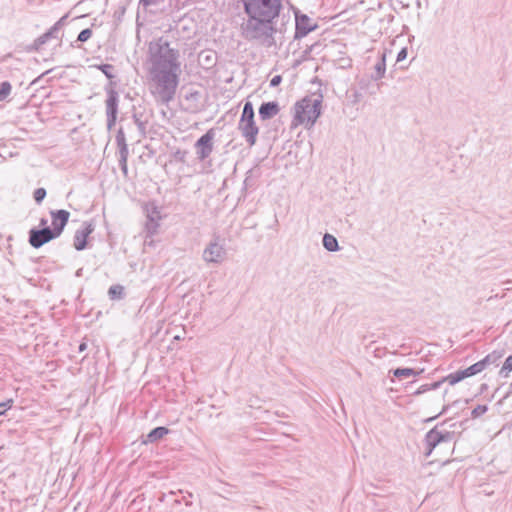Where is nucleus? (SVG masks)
<instances>
[{
    "instance_id": "31",
    "label": "nucleus",
    "mask_w": 512,
    "mask_h": 512,
    "mask_svg": "<svg viewBox=\"0 0 512 512\" xmlns=\"http://www.w3.org/2000/svg\"><path fill=\"white\" fill-rule=\"evenodd\" d=\"M488 411L487 405H477L471 412V417L476 419Z\"/></svg>"
},
{
    "instance_id": "27",
    "label": "nucleus",
    "mask_w": 512,
    "mask_h": 512,
    "mask_svg": "<svg viewBox=\"0 0 512 512\" xmlns=\"http://www.w3.org/2000/svg\"><path fill=\"white\" fill-rule=\"evenodd\" d=\"M512 372V355H509L504 363L502 368L499 371V374L501 377L507 378L509 377V374Z\"/></svg>"
},
{
    "instance_id": "17",
    "label": "nucleus",
    "mask_w": 512,
    "mask_h": 512,
    "mask_svg": "<svg viewBox=\"0 0 512 512\" xmlns=\"http://www.w3.org/2000/svg\"><path fill=\"white\" fill-rule=\"evenodd\" d=\"M169 433L170 430L167 427H155L146 435V439L143 441V443H155L158 440L162 439L165 435H168Z\"/></svg>"
},
{
    "instance_id": "18",
    "label": "nucleus",
    "mask_w": 512,
    "mask_h": 512,
    "mask_svg": "<svg viewBox=\"0 0 512 512\" xmlns=\"http://www.w3.org/2000/svg\"><path fill=\"white\" fill-rule=\"evenodd\" d=\"M115 140L118 147V155H129L128 145L122 127L118 129Z\"/></svg>"
},
{
    "instance_id": "24",
    "label": "nucleus",
    "mask_w": 512,
    "mask_h": 512,
    "mask_svg": "<svg viewBox=\"0 0 512 512\" xmlns=\"http://www.w3.org/2000/svg\"><path fill=\"white\" fill-rule=\"evenodd\" d=\"M159 221L160 220H158V219L147 218L146 223H145V230H146L147 236L152 237L153 235H155L157 233L158 228H159Z\"/></svg>"
},
{
    "instance_id": "26",
    "label": "nucleus",
    "mask_w": 512,
    "mask_h": 512,
    "mask_svg": "<svg viewBox=\"0 0 512 512\" xmlns=\"http://www.w3.org/2000/svg\"><path fill=\"white\" fill-rule=\"evenodd\" d=\"M95 67L100 70L109 80L115 78L114 66L111 64H99Z\"/></svg>"
},
{
    "instance_id": "34",
    "label": "nucleus",
    "mask_w": 512,
    "mask_h": 512,
    "mask_svg": "<svg viewBox=\"0 0 512 512\" xmlns=\"http://www.w3.org/2000/svg\"><path fill=\"white\" fill-rule=\"evenodd\" d=\"M14 403L13 399H7L0 403V416H5L7 411L12 408Z\"/></svg>"
},
{
    "instance_id": "20",
    "label": "nucleus",
    "mask_w": 512,
    "mask_h": 512,
    "mask_svg": "<svg viewBox=\"0 0 512 512\" xmlns=\"http://www.w3.org/2000/svg\"><path fill=\"white\" fill-rule=\"evenodd\" d=\"M394 377L396 378H407V377H410V376H417L419 374H421L423 372V370H415L413 368H409V367H398L396 369H393L390 371Z\"/></svg>"
},
{
    "instance_id": "38",
    "label": "nucleus",
    "mask_w": 512,
    "mask_h": 512,
    "mask_svg": "<svg viewBox=\"0 0 512 512\" xmlns=\"http://www.w3.org/2000/svg\"><path fill=\"white\" fill-rule=\"evenodd\" d=\"M407 54H408L407 48H406V47L402 48V49L398 52V54H397L396 61H397V62H401V61L405 60V59H406V57H407Z\"/></svg>"
},
{
    "instance_id": "21",
    "label": "nucleus",
    "mask_w": 512,
    "mask_h": 512,
    "mask_svg": "<svg viewBox=\"0 0 512 512\" xmlns=\"http://www.w3.org/2000/svg\"><path fill=\"white\" fill-rule=\"evenodd\" d=\"M504 355V351H493L487 354L480 363L483 364V369L485 370L489 365L497 363Z\"/></svg>"
},
{
    "instance_id": "51",
    "label": "nucleus",
    "mask_w": 512,
    "mask_h": 512,
    "mask_svg": "<svg viewBox=\"0 0 512 512\" xmlns=\"http://www.w3.org/2000/svg\"><path fill=\"white\" fill-rule=\"evenodd\" d=\"M447 393H448V391H447V390H445V391H444V394H443V397H444V398L446 397Z\"/></svg>"
},
{
    "instance_id": "5",
    "label": "nucleus",
    "mask_w": 512,
    "mask_h": 512,
    "mask_svg": "<svg viewBox=\"0 0 512 512\" xmlns=\"http://www.w3.org/2000/svg\"><path fill=\"white\" fill-rule=\"evenodd\" d=\"M446 423V421L442 422L441 424H438L434 426L432 429H430L424 438L426 451L424 452V455L426 457H429L433 450L441 443H450L453 440L454 432L453 431H447V430H439L440 426H443Z\"/></svg>"
},
{
    "instance_id": "9",
    "label": "nucleus",
    "mask_w": 512,
    "mask_h": 512,
    "mask_svg": "<svg viewBox=\"0 0 512 512\" xmlns=\"http://www.w3.org/2000/svg\"><path fill=\"white\" fill-rule=\"evenodd\" d=\"M214 136L215 133L213 129H210L195 142L194 147L199 161H204L211 155L213 151Z\"/></svg>"
},
{
    "instance_id": "29",
    "label": "nucleus",
    "mask_w": 512,
    "mask_h": 512,
    "mask_svg": "<svg viewBox=\"0 0 512 512\" xmlns=\"http://www.w3.org/2000/svg\"><path fill=\"white\" fill-rule=\"evenodd\" d=\"M188 155V151L177 149L172 153V158L180 163H186V157Z\"/></svg>"
},
{
    "instance_id": "6",
    "label": "nucleus",
    "mask_w": 512,
    "mask_h": 512,
    "mask_svg": "<svg viewBox=\"0 0 512 512\" xmlns=\"http://www.w3.org/2000/svg\"><path fill=\"white\" fill-rule=\"evenodd\" d=\"M293 11L295 15V40L306 37L310 32H313L318 28V24L312 23L311 18L302 13L298 8H293Z\"/></svg>"
},
{
    "instance_id": "14",
    "label": "nucleus",
    "mask_w": 512,
    "mask_h": 512,
    "mask_svg": "<svg viewBox=\"0 0 512 512\" xmlns=\"http://www.w3.org/2000/svg\"><path fill=\"white\" fill-rule=\"evenodd\" d=\"M280 111V106L277 101L263 102L258 110V114L261 120L266 121L272 119Z\"/></svg>"
},
{
    "instance_id": "52",
    "label": "nucleus",
    "mask_w": 512,
    "mask_h": 512,
    "mask_svg": "<svg viewBox=\"0 0 512 512\" xmlns=\"http://www.w3.org/2000/svg\"><path fill=\"white\" fill-rule=\"evenodd\" d=\"M392 19H394V16L391 15L390 17H388V20H392Z\"/></svg>"
},
{
    "instance_id": "33",
    "label": "nucleus",
    "mask_w": 512,
    "mask_h": 512,
    "mask_svg": "<svg viewBox=\"0 0 512 512\" xmlns=\"http://www.w3.org/2000/svg\"><path fill=\"white\" fill-rule=\"evenodd\" d=\"M92 34H93L92 29L85 28V29L81 30L80 33L78 34L77 41L86 42L87 40H89L91 38Z\"/></svg>"
},
{
    "instance_id": "8",
    "label": "nucleus",
    "mask_w": 512,
    "mask_h": 512,
    "mask_svg": "<svg viewBox=\"0 0 512 512\" xmlns=\"http://www.w3.org/2000/svg\"><path fill=\"white\" fill-rule=\"evenodd\" d=\"M226 256V250L222 244L219 243V237L211 241L203 251V260L207 263L219 264Z\"/></svg>"
},
{
    "instance_id": "16",
    "label": "nucleus",
    "mask_w": 512,
    "mask_h": 512,
    "mask_svg": "<svg viewBox=\"0 0 512 512\" xmlns=\"http://www.w3.org/2000/svg\"><path fill=\"white\" fill-rule=\"evenodd\" d=\"M386 52L387 50L384 49L383 52L380 54L379 60L374 65V72L371 74V79L374 81L380 80L384 77L386 72Z\"/></svg>"
},
{
    "instance_id": "15",
    "label": "nucleus",
    "mask_w": 512,
    "mask_h": 512,
    "mask_svg": "<svg viewBox=\"0 0 512 512\" xmlns=\"http://www.w3.org/2000/svg\"><path fill=\"white\" fill-rule=\"evenodd\" d=\"M58 32L51 26L48 31L37 37L33 44L28 48L29 52L39 51L41 47L53 38H58Z\"/></svg>"
},
{
    "instance_id": "50",
    "label": "nucleus",
    "mask_w": 512,
    "mask_h": 512,
    "mask_svg": "<svg viewBox=\"0 0 512 512\" xmlns=\"http://www.w3.org/2000/svg\"><path fill=\"white\" fill-rule=\"evenodd\" d=\"M124 12H125V8L123 7V8L121 9V11H119V14H122V13H124Z\"/></svg>"
},
{
    "instance_id": "47",
    "label": "nucleus",
    "mask_w": 512,
    "mask_h": 512,
    "mask_svg": "<svg viewBox=\"0 0 512 512\" xmlns=\"http://www.w3.org/2000/svg\"><path fill=\"white\" fill-rule=\"evenodd\" d=\"M205 61H206L208 64H211V65L213 64V62H212V57H211L210 55H207V56L205 57Z\"/></svg>"
},
{
    "instance_id": "36",
    "label": "nucleus",
    "mask_w": 512,
    "mask_h": 512,
    "mask_svg": "<svg viewBox=\"0 0 512 512\" xmlns=\"http://www.w3.org/2000/svg\"><path fill=\"white\" fill-rule=\"evenodd\" d=\"M459 402H460L459 400H455L451 404L444 405L441 412L437 416L429 418L428 421H432V420L436 419L439 415L445 414L451 406H456Z\"/></svg>"
},
{
    "instance_id": "42",
    "label": "nucleus",
    "mask_w": 512,
    "mask_h": 512,
    "mask_svg": "<svg viewBox=\"0 0 512 512\" xmlns=\"http://www.w3.org/2000/svg\"><path fill=\"white\" fill-rule=\"evenodd\" d=\"M282 81V77L280 75H275L271 81H270V86L271 87H277Z\"/></svg>"
},
{
    "instance_id": "43",
    "label": "nucleus",
    "mask_w": 512,
    "mask_h": 512,
    "mask_svg": "<svg viewBox=\"0 0 512 512\" xmlns=\"http://www.w3.org/2000/svg\"><path fill=\"white\" fill-rule=\"evenodd\" d=\"M87 349V343L85 341H82L78 346V351L83 352Z\"/></svg>"
},
{
    "instance_id": "39",
    "label": "nucleus",
    "mask_w": 512,
    "mask_h": 512,
    "mask_svg": "<svg viewBox=\"0 0 512 512\" xmlns=\"http://www.w3.org/2000/svg\"><path fill=\"white\" fill-rule=\"evenodd\" d=\"M444 382H448L447 379H445V377H443L441 380L439 381H435L433 383H430L429 384V388L430 390H436L438 388H440V386L444 383Z\"/></svg>"
},
{
    "instance_id": "44",
    "label": "nucleus",
    "mask_w": 512,
    "mask_h": 512,
    "mask_svg": "<svg viewBox=\"0 0 512 512\" xmlns=\"http://www.w3.org/2000/svg\"><path fill=\"white\" fill-rule=\"evenodd\" d=\"M47 223H48V221H47V219H46V218H41V219H40V222H39V226H40L41 228L49 227V226L47 225Z\"/></svg>"
},
{
    "instance_id": "10",
    "label": "nucleus",
    "mask_w": 512,
    "mask_h": 512,
    "mask_svg": "<svg viewBox=\"0 0 512 512\" xmlns=\"http://www.w3.org/2000/svg\"><path fill=\"white\" fill-rule=\"evenodd\" d=\"M237 128L248 146L252 147L256 144L259 127L256 125L255 119H239Z\"/></svg>"
},
{
    "instance_id": "46",
    "label": "nucleus",
    "mask_w": 512,
    "mask_h": 512,
    "mask_svg": "<svg viewBox=\"0 0 512 512\" xmlns=\"http://www.w3.org/2000/svg\"><path fill=\"white\" fill-rule=\"evenodd\" d=\"M82 273H83V268H79L76 273H75V276L76 277H81L82 276Z\"/></svg>"
},
{
    "instance_id": "1",
    "label": "nucleus",
    "mask_w": 512,
    "mask_h": 512,
    "mask_svg": "<svg viewBox=\"0 0 512 512\" xmlns=\"http://www.w3.org/2000/svg\"><path fill=\"white\" fill-rule=\"evenodd\" d=\"M245 17L240 24L241 36L270 48L276 44L275 33L281 32L275 20L283 9L282 0H241Z\"/></svg>"
},
{
    "instance_id": "48",
    "label": "nucleus",
    "mask_w": 512,
    "mask_h": 512,
    "mask_svg": "<svg viewBox=\"0 0 512 512\" xmlns=\"http://www.w3.org/2000/svg\"><path fill=\"white\" fill-rule=\"evenodd\" d=\"M51 71H52V69H49V70L45 71L43 74H41V75L39 76V78H42L44 75L49 74Z\"/></svg>"
},
{
    "instance_id": "30",
    "label": "nucleus",
    "mask_w": 512,
    "mask_h": 512,
    "mask_svg": "<svg viewBox=\"0 0 512 512\" xmlns=\"http://www.w3.org/2000/svg\"><path fill=\"white\" fill-rule=\"evenodd\" d=\"M47 195V191L45 188H37L33 193V198L37 204H41Z\"/></svg>"
},
{
    "instance_id": "22",
    "label": "nucleus",
    "mask_w": 512,
    "mask_h": 512,
    "mask_svg": "<svg viewBox=\"0 0 512 512\" xmlns=\"http://www.w3.org/2000/svg\"><path fill=\"white\" fill-rule=\"evenodd\" d=\"M108 296L110 300H121L125 297V289L120 284H115L109 287Z\"/></svg>"
},
{
    "instance_id": "53",
    "label": "nucleus",
    "mask_w": 512,
    "mask_h": 512,
    "mask_svg": "<svg viewBox=\"0 0 512 512\" xmlns=\"http://www.w3.org/2000/svg\"><path fill=\"white\" fill-rule=\"evenodd\" d=\"M392 19H394V16L391 15L390 17H388V20H392Z\"/></svg>"
},
{
    "instance_id": "23",
    "label": "nucleus",
    "mask_w": 512,
    "mask_h": 512,
    "mask_svg": "<svg viewBox=\"0 0 512 512\" xmlns=\"http://www.w3.org/2000/svg\"><path fill=\"white\" fill-rule=\"evenodd\" d=\"M144 209H145V212H146V218H149V219L154 218V219H158V220L162 219V216L160 214V209L156 205L155 202L147 203L145 205Z\"/></svg>"
},
{
    "instance_id": "3",
    "label": "nucleus",
    "mask_w": 512,
    "mask_h": 512,
    "mask_svg": "<svg viewBox=\"0 0 512 512\" xmlns=\"http://www.w3.org/2000/svg\"><path fill=\"white\" fill-rule=\"evenodd\" d=\"M323 96L322 94H313L305 96L294 105L293 124L295 126L305 124L307 128L314 126L321 115Z\"/></svg>"
},
{
    "instance_id": "11",
    "label": "nucleus",
    "mask_w": 512,
    "mask_h": 512,
    "mask_svg": "<svg viewBox=\"0 0 512 512\" xmlns=\"http://www.w3.org/2000/svg\"><path fill=\"white\" fill-rule=\"evenodd\" d=\"M95 226L92 222H83L81 228L77 229L73 237V246L77 251H83L88 246V237L93 233Z\"/></svg>"
},
{
    "instance_id": "32",
    "label": "nucleus",
    "mask_w": 512,
    "mask_h": 512,
    "mask_svg": "<svg viewBox=\"0 0 512 512\" xmlns=\"http://www.w3.org/2000/svg\"><path fill=\"white\" fill-rule=\"evenodd\" d=\"M129 155H118V162L119 167L124 174V176H127L128 174V166H127V160Z\"/></svg>"
},
{
    "instance_id": "40",
    "label": "nucleus",
    "mask_w": 512,
    "mask_h": 512,
    "mask_svg": "<svg viewBox=\"0 0 512 512\" xmlns=\"http://www.w3.org/2000/svg\"><path fill=\"white\" fill-rule=\"evenodd\" d=\"M159 3V0H139V5L143 6L144 8H147L152 5H156Z\"/></svg>"
},
{
    "instance_id": "35",
    "label": "nucleus",
    "mask_w": 512,
    "mask_h": 512,
    "mask_svg": "<svg viewBox=\"0 0 512 512\" xmlns=\"http://www.w3.org/2000/svg\"><path fill=\"white\" fill-rule=\"evenodd\" d=\"M133 120H134V123L136 124V126L138 127L139 131L142 133V134H145V129H146V123L143 122L138 114H133Z\"/></svg>"
},
{
    "instance_id": "2",
    "label": "nucleus",
    "mask_w": 512,
    "mask_h": 512,
    "mask_svg": "<svg viewBox=\"0 0 512 512\" xmlns=\"http://www.w3.org/2000/svg\"><path fill=\"white\" fill-rule=\"evenodd\" d=\"M178 58L179 51L161 39L157 49L151 53V79L156 84V97L162 104L167 105L175 97L180 74Z\"/></svg>"
},
{
    "instance_id": "37",
    "label": "nucleus",
    "mask_w": 512,
    "mask_h": 512,
    "mask_svg": "<svg viewBox=\"0 0 512 512\" xmlns=\"http://www.w3.org/2000/svg\"><path fill=\"white\" fill-rule=\"evenodd\" d=\"M67 17V15H64L56 23H54V25L52 26L54 30H56L59 33L61 28L64 26Z\"/></svg>"
},
{
    "instance_id": "19",
    "label": "nucleus",
    "mask_w": 512,
    "mask_h": 512,
    "mask_svg": "<svg viewBox=\"0 0 512 512\" xmlns=\"http://www.w3.org/2000/svg\"><path fill=\"white\" fill-rule=\"evenodd\" d=\"M323 247L329 252H337L340 250L338 240L330 233H325L322 239Z\"/></svg>"
},
{
    "instance_id": "13",
    "label": "nucleus",
    "mask_w": 512,
    "mask_h": 512,
    "mask_svg": "<svg viewBox=\"0 0 512 512\" xmlns=\"http://www.w3.org/2000/svg\"><path fill=\"white\" fill-rule=\"evenodd\" d=\"M50 215L52 219L51 230L59 237L69 221L70 212L64 209L51 210Z\"/></svg>"
},
{
    "instance_id": "4",
    "label": "nucleus",
    "mask_w": 512,
    "mask_h": 512,
    "mask_svg": "<svg viewBox=\"0 0 512 512\" xmlns=\"http://www.w3.org/2000/svg\"><path fill=\"white\" fill-rule=\"evenodd\" d=\"M114 86L115 82L113 81H110L109 84L105 86L107 95L105 100L106 125L109 131L116 125L118 117L119 95Z\"/></svg>"
},
{
    "instance_id": "12",
    "label": "nucleus",
    "mask_w": 512,
    "mask_h": 512,
    "mask_svg": "<svg viewBox=\"0 0 512 512\" xmlns=\"http://www.w3.org/2000/svg\"><path fill=\"white\" fill-rule=\"evenodd\" d=\"M483 370V364H481L480 361H478L463 370H458L456 372L450 373L449 375L445 376V379H447L450 385H455L468 377H472L476 374L481 373Z\"/></svg>"
},
{
    "instance_id": "45",
    "label": "nucleus",
    "mask_w": 512,
    "mask_h": 512,
    "mask_svg": "<svg viewBox=\"0 0 512 512\" xmlns=\"http://www.w3.org/2000/svg\"><path fill=\"white\" fill-rule=\"evenodd\" d=\"M250 178L249 177H246L245 180H244V190L247 189V187L250 185Z\"/></svg>"
},
{
    "instance_id": "7",
    "label": "nucleus",
    "mask_w": 512,
    "mask_h": 512,
    "mask_svg": "<svg viewBox=\"0 0 512 512\" xmlns=\"http://www.w3.org/2000/svg\"><path fill=\"white\" fill-rule=\"evenodd\" d=\"M28 234V242L35 249H38L46 243L58 238L57 235L51 230V227H33L29 230Z\"/></svg>"
},
{
    "instance_id": "25",
    "label": "nucleus",
    "mask_w": 512,
    "mask_h": 512,
    "mask_svg": "<svg viewBox=\"0 0 512 512\" xmlns=\"http://www.w3.org/2000/svg\"><path fill=\"white\" fill-rule=\"evenodd\" d=\"M254 119L255 118V112L252 102L246 101L243 106V110L240 116V119Z\"/></svg>"
},
{
    "instance_id": "49",
    "label": "nucleus",
    "mask_w": 512,
    "mask_h": 512,
    "mask_svg": "<svg viewBox=\"0 0 512 512\" xmlns=\"http://www.w3.org/2000/svg\"><path fill=\"white\" fill-rule=\"evenodd\" d=\"M124 12H125V8L123 7V8L121 9V11H119V14H122V13H124Z\"/></svg>"
},
{
    "instance_id": "28",
    "label": "nucleus",
    "mask_w": 512,
    "mask_h": 512,
    "mask_svg": "<svg viewBox=\"0 0 512 512\" xmlns=\"http://www.w3.org/2000/svg\"><path fill=\"white\" fill-rule=\"evenodd\" d=\"M12 85L9 81H3L0 84V101L5 100L11 93Z\"/></svg>"
},
{
    "instance_id": "41",
    "label": "nucleus",
    "mask_w": 512,
    "mask_h": 512,
    "mask_svg": "<svg viewBox=\"0 0 512 512\" xmlns=\"http://www.w3.org/2000/svg\"><path fill=\"white\" fill-rule=\"evenodd\" d=\"M427 391H430L429 384H423L421 385L413 394L418 396L421 395Z\"/></svg>"
}]
</instances>
